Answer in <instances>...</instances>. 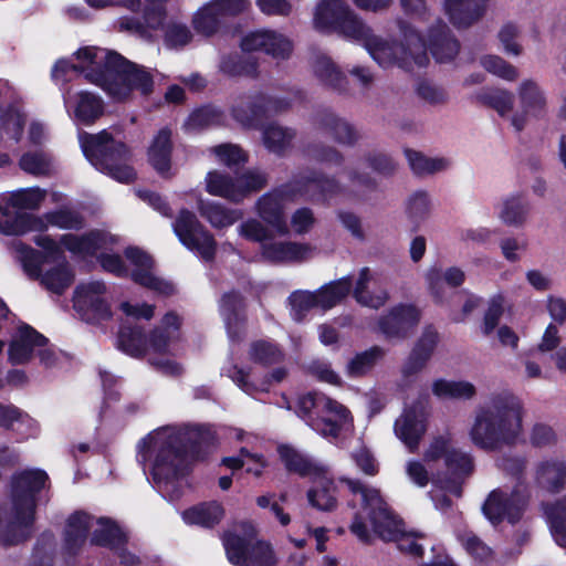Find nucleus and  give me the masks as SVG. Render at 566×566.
Here are the masks:
<instances>
[{"label": "nucleus", "mask_w": 566, "mask_h": 566, "mask_svg": "<svg viewBox=\"0 0 566 566\" xmlns=\"http://www.w3.org/2000/svg\"><path fill=\"white\" fill-rule=\"evenodd\" d=\"M213 434L197 427L190 431L172 432L160 440L151 465L155 482H178L191 474L196 462L208 459Z\"/></svg>", "instance_id": "obj_1"}, {"label": "nucleus", "mask_w": 566, "mask_h": 566, "mask_svg": "<svg viewBox=\"0 0 566 566\" xmlns=\"http://www.w3.org/2000/svg\"><path fill=\"white\" fill-rule=\"evenodd\" d=\"M314 23L319 30L335 31L361 43L370 56L384 67L392 61L389 43L376 35L345 0L321 1L315 10Z\"/></svg>", "instance_id": "obj_2"}, {"label": "nucleus", "mask_w": 566, "mask_h": 566, "mask_svg": "<svg viewBox=\"0 0 566 566\" xmlns=\"http://www.w3.org/2000/svg\"><path fill=\"white\" fill-rule=\"evenodd\" d=\"M522 428V405L517 397L503 392L494 396L491 406L482 409L471 428L473 443L494 451L515 442Z\"/></svg>", "instance_id": "obj_3"}, {"label": "nucleus", "mask_w": 566, "mask_h": 566, "mask_svg": "<svg viewBox=\"0 0 566 566\" xmlns=\"http://www.w3.org/2000/svg\"><path fill=\"white\" fill-rule=\"evenodd\" d=\"M80 144L85 158L99 171L122 184L134 182L136 170L128 165L130 148L122 140H116L106 129L97 134L83 132Z\"/></svg>", "instance_id": "obj_4"}, {"label": "nucleus", "mask_w": 566, "mask_h": 566, "mask_svg": "<svg viewBox=\"0 0 566 566\" xmlns=\"http://www.w3.org/2000/svg\"><path fill=\"white\" fill-rule=\"evenodd\" d=\"M90 76L93 84L117 99L126 98L133 91L143 95H149L154 91L151 73L119 53L109 54L102 69L90 73Z\"/></svg>", "instance_id": "obj_5"}, {"label": "nucleus", "mask_w": 566, "mask_h": 566, "mask_svg": "<svg viewBox=\"0 0 566 566\" xmlns=\"http://www.w3.org/2000/svg\"><path fill=\"white\" fill-rule=\"evenodd\" d=\"M124 255L135 266L130 273L122 256L117 253H101L97 260L105 272L117 277L129 276L135 284L164 296H171L176 293L174 283L153 273L155 260L149 253L138 247L130 245L124 250Z\"/></svg>", "instance_id": "obj_6"}, {"label": "nucleus", "mask_w": 566, "mask_h": 566, "mask_svg": "<svg viewBox=\"0 0 566 566\" xmlns=\"http://www.w3.org/2000/svg\"><path fill=\"white\" fill-rule=\"evenodd\" d=\"M405 42L406 43L402 45L403 52L408 53L419 67L428 65V50L439 63L452 61L460 51V42L442 21L430 27L428 31V43H426L423 36L416 30H410L409 33H405Z\"/></svg>", "instance_id": "obj_7"}, {"label": "nucleus", "mask_w": 566, "mask_h": 566, "mask_svg": "<svg viewBox=\"0 0 566 566\" xmlns=\"http://www.w3.org/2000/svg\"><path fill=\"white\" fill-rule=\"evenodd\" d=\"M50 482L48 473L42 469H24L11 476V503L15 521L25 527L35 521L38 494Z\"/></svg>", "instance_id": "obj_8"}, {"label": "nucleus", "mask_w": 566, "mask_h": 566, "mask_svg": "<svg viewBox=\"0 0 566 566\" xmlns=\"http://www.w3.org/2000/svg\"><path fill=\"white\" fill-rule=\"evenodd\" d=\"M172 229L180 243L188 250L197 252L206 262L214 260L218 243L192 211L182 208L172 223Z\"/></svg>", "instance_id": "obj_9"}, {"label": "nucleus", "mask_w": 566, "mask_h": 566, "mask_svg": "<svg viewBox=\"0 0 566 566\" xmlns=\"http://www.w3.org/2000/svg\"><path fill=\"white\" fill-rule=\"evenodd\" d=\"M290 107L291 101L287 97H277L263 92H256L250 95L245 103L234 105L231 114L242 126L261 129L270 117L284 113Z\"/></svg>", "instance_id": "obj_10"}, {"label": "nucleus", "mask_w": 566, "mask_h": 566, "mask_svg": "<svg viewBox=\"0 0 566 566\" xmlns=\"http://www.w3.org/2000/svg\"><path fill=\"white\" fill-rule=\"evenodd\" d=\"M527 504L528 496L517 486L511 492L497 488L486 496L482 504V513L493 526H497L504 521L515 525L522 520Z\"/></svg>", "instance_id": "obj_11"}, {"label": "nucleus", "mask_w": 566, "mask_h": 566, "mask_svg": "<svg viewBox=\"0 0 566 566\" xmlns=\"http://www.w3.org/2000/svg\"><path fill=\"white\" fill-rule=\"evenodd\" d=\"M229 562L234 566H275L276 558L270 543H251L245 536L229 532L223 537Z\"/></svg>", "instance_id": "obj_12"}, {"label": "nucleus", "mask_w": 566, "mask_h": 566, "mask_svg": "<svg viewBox=\"0 0 566 566\" xmlns=\"http://www.w3.org/2000/svg\"><path fill=\"white\" fill-rule=\"evenodd\" d=\"M106 292L103 281L81 283L75 287L73 306L84 322L98 325L112 319L111 304L104 297Z\"/></svg>", "instance_id": "obj_13"}, {"label": "nucleus", "mask_w": 566, "mask_h": 566, "mask_svg": "<svg viewBox=\"0 0 566 566\" xmlns=\"http://www.w3.org/2000/svg\"><path fill=\"white\" fill-rule=\"evenodd\" d=\"M421 312L415 304L399 303L378 319V329L386 339L407 338L418 326Z\"/></svg>", "instance_id": "obj_14"}, {"label": "nucleus", "mask_w": 566, "mask_h": 566, "mask_svg": "<svg viewBox=\"0 0 566 566\" xmlns=\"http://www.w3.org/2000/svg\"><path fill=\"white\" fill-rule=\"evenodd\" d=\"M240 46L243 52H264L275 59H289L292 51V42L274 31L252 32L242 38Z\"/></svg>", "instance_id": "obj_15"}, {"label": "nucleus", "mask_w": 566, "mask_h": 566, "mask_svg": "<svg viewBox=\"0 0 566 566\" xmlns=\"http://www.w3.org/2000/svg\"><path fill=\"white\" fill-rule=\"evenodd\" d=\"M220 310L224 318L229 338L232 342H241L247 332L244 297L235 290L227 292L221 297Z\"/></svg>", "instance_id": "obj_16"}, {"label": "nucleus", "mask_w": 566, "mask_h": 566, "mask_svg": "<svg viewBox=\"0 0 566 566\" xmlns=\"http://www.w3.org/2000/svg\"><path fill=\"white\" fill-rule=\"evenodd\" d=\"M49 339L27 323L18 326L17 334L9 344L8 356L13 365H23L31 360L34 348L44 347Z\"/></svg>", "instance_id": "obj_17"}, {"label": "nucleus", "mask_w": 566, "mask_h": 566, "mask_svg": "<svg viewBox=\"0 0 566 566\" xmlns=\"http://www.w3.org/2000/svg\"><path fill=\"white\" fill-rule=\"evenodd\" d=\"M438 343L439 333L434 326H426L402 365L401 373L403 377H411L420 373L431 359Z\"/></svg>", "instance_id": "obj_18"}, {"label": "nucleus", "mask_w": 566, "mask_h": 566, "mask_svg": "<svg viewBox=\"0 0 566 566\" xmlns=\"http://www.w3.org/2000/svg\"><path fill=\"white\" fill-rule=\"evenodd\" d=\"M172 150V132L169 127H163L154 136L147 149V158L149 165L164 179L170 178L171 176Z\"/></svg>", "instance_id": "obj_19"}, {"label": "nucleus", "mask_w": 566, "mask_h": 566, "mask_svg": "<svg viewBox=\"0 0 566 566\" xmlns=\"http://www.w3.org/2000/svg\"><path fill=\"white\" fill-rule=\"evenodd\" d=\"M298 415L305 419L308 426L314 418L321 413H334L335 416L345 417L348 408L321 392H307L297 400Z\"/></svg>", "instance_id": "obj_20"}, {"label": "nucleus", "mask_w": 566, "mask_h": 566, "mask_svg": "<svg viewBox=\"0 0 566 566\" xmlns=\"http://www.w3.org/2000/svg\"><path fill=\"white\" fill-rule=\"evenodd\" d=\"M90 534V517L85 512L72 513L65 523L63 532V554L76 557L85 545Z\"/></svg>", "instance_id": "obj_21"}, {"label": "nucleus", "mask_w": 566, "mask_h": 566, "mask_svg": "<svg viewBox=\"0 0 566 566\" xmlns=\"http://www.w3.org/2000/svg\"><path fill=\"white\" fill-rule=\"evenodd\" d=\"M489 0H444V11L458 29L469 28L485 13Z\"/></svg>", "instance_id": "obj_22"}, {"label": "nucleus", "mask_w": 566, "mask_h": 566, "mask_svg": "<svg viewBox=\"0 0 566 566\" xmlns=\"http://www.w3.org/2000/svg\"><path fill=\"white\" fill-rule=\"evenodd\" d=\"M315 122L338 144L353 146L359 138L358 132L350 123L338 117L328 108L318 109L315 114Z\"/></svg>", "instance_id": "obj_23"}, {"label": "nucleus", "mask_w": 566, "mask_h": 566, "mask_svg": "<svg viewBox=\"0 0 566 566\" xmlns=\"http://www.w3.org/2000/svg\"><path fill=\"white\" fill-rule=\"evenodd\" d=\"M444 463L448 471V476L444 481L446 489L455 496H461V484L474 469L473 459L468 453L461 452L457 449H451Z\"/></svg>", "instance_id": "obj_24"}, {"label": "nucleus", "mask_w": 566, "mask_h": 566, "mask_svg": "<svg viewBox=\"0 0 566 566\" xmlns=\"http://www.w3.org/2000/svg\"><path fill=\"white\" fill-rule=\"evenodd\" d=\"M60 243L75 255L96 256L97 251L106 244V233L98 229L83 234L65 233L61 235Z\"/></svg>", "instance_id": "obj_25"}, {"label": "nucleus", "mask_w": 566, "mask_h": 566, "mask_svg": "<svg viewBox=\"0 0 566 566\" xmlns=\"http://www.w3.org/2000/svg\"><path fill=\"white\" fill-rule=\"evenodd\" d=\"M117 348L124 354L142 358L147 353V334L144 326L137 323H122L116 338Z\"/></svg>", "instance_id": "obj_26"}, {"label": "nucleus", "mask_w": 566, "mask_h": 566, "mask_svg": "<svg viewBox=\"0 0 566 566\" xmlns=\"http://www.w3.org/2000/svg\"><path fill=\"white\" fill-rule=\"evenodd\" d=\"M308 243L293 241L271 242L261 245L262 256L272 263L302 262L310 254Z\"/></svg>", "instance_id": "obj_27"}, {"label": "nucleus", "mask_w": 566, "mask_h": 566, "mask_svg": "<svg viewBox=\"0 0 566 566\" xmlns=\"http://www.w3.org/2000/svg\"><path fill=\"white\" fill-rule=\"evenodd\" d=\"M427 430L426 422L412 408L403 411L395 421V433L413 452Z\"/></svg>", "instance_id": "obj_28"}, {"label": "nucleus", "mask_w": 566, "mask_h": 566, "mask_svg": "<svg viewBox=\"0 0 566 566\" xmlns=\"http://www.w3.org/2000/svg\"><path fill=\"white\" fill-rule=\"evenodd\" d=\"M256 209L260 218L273 227L281 235L289 233L287 223L283 211V201L273 191L262 195L256 201Z\"/></svg>", "instance_id": "obj_29"}, {"label": "nucleus", "mask_w": 566, "mask_h": 566, "mask_svg": "<svg viewBox=\"0 0 566 566\" xmlns=\"http://www.w3.org/2000/svg\"><path fill=\"white\" fill-rule=\"evenodd\" d=\"M277 453L286 471L290 473H295L301 478H314L325 474L323 467L314 463L307 457L303 455L289 444L280 446L277 448Z\"/></svg>", "instance_id": "obj_30"}, {"label": "nucleus", "mask_w": 566, "mask_h": 566, "mask_svg": "<svg viewBox=\"0 0 566 566\" xmlns=\"http://www.w3.org/2000/svg\"><path fill=\"white\" fill-rule=\"evenodd\" d=\"M224 515L223 506L217 501L201 502L186 509L182 518L188 525H198L212 528L219 524Z\"/></svg>", "instance_id": "obj_31"}, {"label": "nucleus", "mask_w": 566, "mask_h": 566, "mask_svg": "<svg viewBox=\"0 0 566 566\" xmlns=\"http://www.w3.org/2000/svg\"><path fill=\"white\" fill-rule=\"evenodd\" d=\"M97 523L101 527L92 533L91 545L105 547L111 551L118 546H127L128 536L116 521L109 517H99Z\"/></svg>", "instance_id": "obj_32"}, {"label": "nucleus", "mask_w": 566, "mask_h": 566, "mask_svg": "<svg viewBox=\"0 0 566 566\" xmlns=\"http://www.w3.org/2000/svg\"><path fill=\"white\" fill-rule=\"evenodd\" d=\"M566 481V462L549 460L541 462L536 470V482L538 486L549 493H558L563 490Z\"/></svg>", "instance_id": "obj_33"}, {"label": "nucleus", "mask_w": 566, "mask_h": 566, "mask_svg": "<svg viewBox=\"0 0 566 566\" xmlns=\"http://www.w3.org/2000/svg\"><path fill=\"white\" fill-rule=\"evenodd\" d=\"M307 179L308 199L313 202L326 205L342 190L340 184L335 177H328L318 170H312L307 175Z\"/></svg>", "instance_id": "obj_34"}, {"label": "nucleus", "mask_w": 566, "mask_h": 566, "mask_svg": "<svg viewBox=\"0 0 566 566\" xmlns=\"http://www.w3.org/2000/svg\"><path fill=\"white\" fill-rule=\"evenodd\" d=\"M198 212L217 229L230 227L241 217L239 211L226 208L223 205L211 200H199Z\"/></svg>", "instance_id": "obj_35"}, {"label": "nucleus", "mask_w": 566, "mask_h": 566, "mask_svg": "<svg viewBox=\"0 0 566 566\" xmlns=\"http://www.w3.org/2000/svg\"><path fill=\"white\" fill-rule=\"evenodd\" d=\"M315 485L307 491V500L310 504L319 510L329 512L333 511L337 505L336 499V485L332 479H327L323 475L314 476Z\"/></svg>", "instance_id": "obj_36"}, {"label": "nucleus", "mask_w": 566, "mask_h": 566, "mask_svg": "<svg viewBox=\"0 0 566 566\" xmlns=\"http://www.w3.org/2000/svg\"><path fill=\"white\" fill-rule=\"evenodd\" d=\"M104 114L103 99L87 91L77 93L76 105L74 108L75 119L85 125H93Z\"/></svg>", "instance_id": "obj_37"}, {"label": "nucleus", "mask_w": 566, "mask_h": 566, "mask_svg": "<svg viewBox=\"0 0 566 566\" xmlns=\"http://www.w3.org/2000/svg\"><path fill=\"white\" fill-rule=\"evenodd\" d=\"M249 358L256 365L271 367L284 361L285 353L282 347L269 339H258L250 344Z\"/></svg>", "instance_id": "obj_38"}, {"label": "nucleus", "mask_w": 566, "mask_h": 566, "mask_svg": "<svg viewBox=\"0 0 566 566\" xmlns=\"http://www.w3.org/2000/svg\"><path fill=\"white\" fill-rule=\"evenodd\" d=\"M220 71L230 77L256 78L259 76V62L253 56L238 53L229 54L222 57Z\"/></svg>", "instance_id": "obj_39"}, {"label": "nucleus", "mask_w": 566, "mask_h": 566, "mask_svg": "<svg viewBox=\"0 0 566 566\" xmlns=\"http://www.w3.org/2000/svg\"><path fill=\"white\" fill-rule=\"evenodd\" d=\"M544 514L555 542L566 547V495L552 503H543Z\"/></svg>", "instance_id": "obj_40"}, {"label": "nucleus", "mask_w": 566, "mask_h": 566, "mask_svg": "<svg viewBox=\"0 0 566 566\" xmlns=\"http://www.w3.org/2000/svg\"><path fill=\"white\" fill-rule=\"evenodd\" d=\"M353 289V277L350 275L334 280L322 287L316 293L321 307L329 310L347 297Z\"/></svg>", "instance_id": "obj_41"}, {"label": "nucleus", "mask_w": 566, "mask_h": 566, "mask_svg": "<svg viewBox=\"0 0 566 566\" xmlns=\"http://www.w3.org/2000/svg\"><path fill=\"white\" fill-rule=\"evenodd\" d=\"M224 114L218 107L212 105H202L195 108L185 122L187 130H203L210 127L221 126L223 124Z\"/></svg>", "instance_id": "obj_42"}, {"label": "nucleus", "mask_w": 566, "mask_h": 566, "mask_svg": "<svg viewBox=\"0 0 566 566\" xmlns=\"http://www.w3.org/2000/svg\"><path fill=\"white\" fill-rule=\"evenodd\" d=\"M206 191L211 196L238 203L237 179L229 174L218 170L209 171L206 176Z\"/></svg>", "instance_id": "obj_43"}, {"label": "nucleus", "mask_w": 566, "mask_h": 566, "mask_svg": "<svg viewBox=\"0 0 566 566\" xmlns=\"http://www.w3.org/2000/svg\"><path fill=\"white\" fill-rule=\"evenodd\" d=\"M40 279L46 290L61 295L72 285L74 281V273L67 261L64 259L57 265L49 269L44 274L41 273Z\"/></svg>", "instance_id": "obj_44"}, {"label": "nucleus", "mask_w": 566, "mask_h": 566, "mask_svg": "<svg viewBox=\"0 0 566 566\" xmlns=\"http://www.w3.org/2000/svg\"><path fill=\"white\" fill-rule=\"evenodd\" d=\"M384 356L385 350L378 345H374L364 352L357 353L347 364V375L350 378L366 376Z\"/></svg>", "instance_id": "obj_45"}, {"label": "nucleus", "mask_w": 566, "mask_h": 566, "mask_svg": "<svg viewBox=\"0 0 566 566\" xmlns=\"http://www.w3.org/2000/svg\"><path fill=\"white\" fill-rule=\"evenodd\" d=\"M432 394L438 398L469 400L475 396L476 389L473 384L465 380L455 381L440 378L433 381Z\"/></svg>", "instance_id": "obj_46"}, {"label": "nucleus", "mask_w": 566, "mask_h": 566, "mask_svg": "<svg viewBox=\"0 0 566 566\" xmlns=\"http://www.w3.org/2000/svg\"><path fill=\"white\" fill-rule=\"evenodd\" d=\"M295 130L282 127L277 124H269L263 127V143L266 149L275 155L282 156L291 146Z\"/></svg>", "instance_id": "obj_47"}, {"label": "nucleus", "mask_w": 566, "mask_h": 566, "mask_svg": "<svg viewBox=\"0 0 566 566\" xmlns=\"http://www.w3.org/2000/svg\"><path fill=\"white\" fill-rule=\"evenodd\" d=\"M45 198V191L40 188H27L13 191L6 206L0 203V213L9 214V207L18 209L35 210Z\"/></svg>", "instance_id": "obj_48"}, {"label": "nucleus", "mask_w": 566, "mask_h": 566, "mask_svg": "<svg viewBox=\"0 0 566 566\" xmlns=\"http://www.w3.org/2000/svg\"><path fill=\"white\" fill-rule=\"evenodd\" d=\"M314 73L321 82L333 90L338 92L346 90L347 77L329 57H317L314 66Z\"/></svg>", "instance_id": "obj_49"}, {"label": "nucleus", "mask_w": 566, "mask_h": 566, "mask_svg": "<svg viewBox=\"0 0 566 566\" xmlns=\"http://www.w3.org/2000/svg\"><path fill=\"white\" fill-rule=\"evenodd\" d=\"M223 24V19L218 10L212 7L211 1L198 10L192 19V25L196 32L205 36L214 35Z\"/></svg>", "instance_id": "obj_50"}, {"label": "nucleus", "mask_w": 566, "mask_h": 566, "mask_svg": "<svg viewBox=\"0 0 566 566\" xmlns=\"http://www.w3.org/2000/svg\"><path fill=\"white\" fill-rule=\"evenodd\" d=\"M353 421L350 411L345 417L335 416L334 413H321L312 420L310 427L324 438L337 439L344 426Z\"/></svg>", "instance_id": "obj_51"}, {"label": "nucleus", "mask_w": 566, "mask_h": 566, "mask_svg": "<svg viewBox=\"0 0 566 566\" xmlns=\"http://www.w3.org/2000/svg\"><path fill=\"white\" fill-rule=\"evenodd\" d=\"M406 158L415 175L423 176L441 171L447 168L448 161L444 158H430L422 153L406 148Z\"/></svg>", "instance_id": "obj_52"}, {"label": "nucleus", "mask_w": 566, "mask_h": 566, "mask_svg": "<svg viewBox=\"0 0 566 566\" xmlns=\"http://www.w3.org/2000/svg\"><path fill=\"white\" fill-rule=\"evenodd\" d=\"M520 98L525 112L534 115H541L545 112V95L534 81L526 80L521 84Z\"/></svg>", "instance_id": "obj_53"}, {"label": "nucleus", "mask_w": 566, "mask_h": 566, "mask_svg": "<svg viewBox=\"0 0 566 566\" xmlns=\"http://www.w3.org/2000/svg\"><path fill=\"white\" fill-rule=\"evenodd\" d=\"M238 203L268 186V175L259 170H247L237 178Z\"/></svg>", "instance_id": "obj_54"}, {"label": "nucleus", "mask_w": 566, "mask_h": 566, "mask_svg": "<svg viewBox=\"0 0 566 566\" xmlns=\"http://www.w3.org/2000/svg\"><path fill=\"white\" fill-rule=\"evenodd\" d=\"M17 252L24 272L31 279L39 280L42 273V266L46 263V255L22 242L17 245Z\"/></svg>", "instance_id": "obj_55"}, {"label": "nucleus", "mask_w": 566, "mask_h": 566, "mask_svg": "<svg viewBox=\"0 0 566 566\" xmlns=\"http://www.w3.org/2000/svg\"><path fill=\"white\" fill-rule=\"evenodd\" d=\"M430 211V200L428 193L422 190L416 191L407 201L406 212L412 222V232H417L422 221L427 219Z\"/></svg>", "instance_id": "obj_56"}, {"label": "nucleus", "mask_w": 566, "mask_h": 566, "mask_svg": "<svg viewBox=\"0 0 566 566\" xmlns=\"http://www.w3.org/2000/svg\"><path fill=\"white\" fill-rule=\"evenodd\" d=\"M361 504L365 509H370L368 516L374 527L378 526V518L388 520L390 516L387 503L377 489L367 486L361 494Z\"/></svg>", "instance_id": "obj_57"}, {"label": "nucleus", "mask_w": 566, "mask_h": 566, "mask_svg": "<svg viewBox=\"0 0 566 566\" xmlns=\"http://www.w3.org/2000/svg\"><path fill=\"white\" fill-rule=\"evenodd\" d=\"M45 223L64 230H81L85 226L84 217L71 209L60 208L44 214Z\"/></svg>", "instance_id": "obj_58"}, {"label": "nucleus", "mask_w": 566, "mask_h": 566, "mask_svg": "<svg viewBox=\"0 0 566 566\" xmlns=\"http://www.w3.org/2000/svg\"><path fill=\"white\" fill-rule=\"evenodd\" d=\"M476 99L484 106L495 109L499 115L504 116L513 109L514 95L504 90H494L479 93Z\"/></svg>", "instance_id": "obj_59"}, {"label": "nucleus", "mask_w": 566, "mask_h": 566, "mask_svg": "<svg viewBox=\"0 0 566 566\" xmlns=\"http://www.w3.org/2000/svg\"><path fill=\"white\" fill-rule=\"evenodd\" d=\"M48 226L45 221L32 213L20 212L14 216L11 222H8L4 230L8 234H23L29 231H45Z\"/></svg>", "instance_id": "obj_60"}, {"label": "nucleus", "mask_w": 566, "mask_h": 566, "mask_svg": "<svg viewBox=\"0 0 566 566\" xmlns=\"http://www.w3.org/2000/svg\"><path fill=\"white\" fill-rule=\"evenodd\" d=\"M109 54H118L115 51H107L103 49H97L94 46H84L76 51L75 55L77 60L86 61L88 62V67L85 70V78L93 84L92 77L90 76V73L102 69V65L106 61V57Z\"/></svg>", "instance_id": "obj_61"}, {"label": "nucleus", "mask_w": 566, "mask_h": 566, "mask_svg": "<svg viewBox=\"0 0 566 566\" xmlns=\"http://www.w3.org/2000/svg\"><path fill=\"white\" fill-rule=\"evenodd\" d=\"M504 314V296L499 293L491 297L488 308L483 316L482 333L485 336L491 335L499 326L501 317Z\"/></svg>", "instance_id": "obj_62"}, {"label": "nucleus", "mask_w": 566, "mask_h": 566, "mask_svg": "<svg viewBox=\"0 0 566 566\" xmlns=\"http://www.w3.org/2000/svg\"><path fill=\"white\" fill-rule=\"evenodd\" d=\"M282 201H293L297 197H308L307 175L293 178L272 189Z\"/></svg>", "instance_id": "obj_63"}, {"label": "nucleus", "mask_w": 566, "mask_h": 566, "mask_svg": "<svg viewBox=\"0 0 566 566\" xmlns=\"http://www.w3.org/2000/svg\"><path fill=\"white\" fill-rule=\"evenodd\" d=\"M32 527L33 525L29 527L20 525L12 514V521L0 533V545L10 547L28 541L32 535Z\"/></svg>", "instance_id": "obj_64"}]
</instances>
